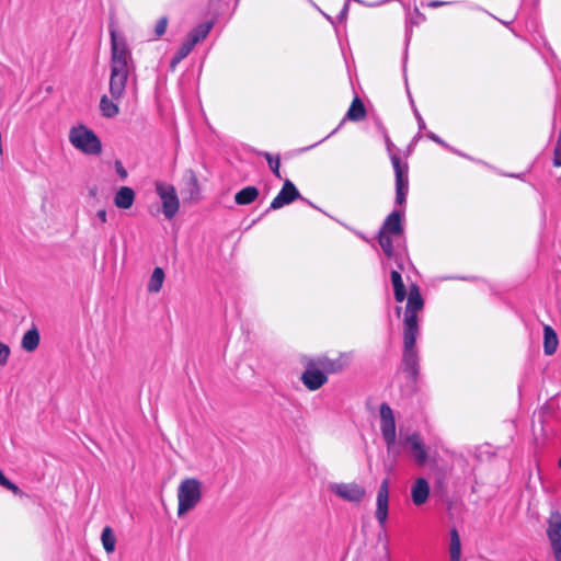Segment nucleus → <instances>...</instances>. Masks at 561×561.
Segmentation results:
<instances>
[{
	"label": "nucleus",
	"instance_id": "nucleus-1",
	"mask_svg": "<svg viewBox=\"0 0 561 561\" xmlns=\"http://www.w3.org/2000/svg\"><path fill=\"white\" fill-rule=\"evenodd\" d=\"M351 353L341 352L332 357L329 353L318 355H302L300 364L304 370L300 381L311 392L320 390L329 381V375L344 371L351 364Z\"/></svg>",
	"mask_w": 561,
	"mask_h": 561
},
{
	"label": "nucleus",
	"instance_id": "nucleus-2",
	"mask_svg": "<svg viewBox=\"0 0 561 561\" xmlns=\"http://www.w3.org/2000/svg\"><path fill=\"white\" fill-rule=\"evenodd\" d=\"M111 76L110 94L115 100H121L126 90V83L129 73L134 69L131 53L127 46L124 36L119 35L111 26Z\"/></svg>",
	"mask_w": 561,
	"mask_h": 561
},
{
	"label": "nucleus",
	"instance_id": "nucleus-3",
	"mask_svg": "<svg viewBox=\"0 0 561 561\" xmlns=\"http://www.w3.org/2000/svg\"><path fill=\"white\" fill-rule=\"evenodd\" d=\"M420 336V318H403L400 370L413 388L416 387L421 376V355L416 345Z\"/></svg>",
	"mask_w": 561,
	"mask_h": 561
},
{
	"label": "nucleus",
	"instance_id": "nucleus-4",
	"mask_svg": "<svg viewBox=\"0 0 561 561\" xmlns=\"http://www.w3.org/2000/svg\"><path fill=\"white\" fill-rule=\"evenodd\" d=\"M398 447L407 453L416 466L423 467L428 462V446L425 445L422 435L417 431L399 434Z\"/></svg>",
	"mask_w": 561,
	"mask_h": 561
},
{
	"label": "nucleus",
	"instance_id": "nucleus-5",
	"mask_svg": "<svg viewBox=\"0 0 561 561\" xmlns=\"http://www.w3.org/2000/svg\"><path fill=\"white\" fill-rule=\"evenodd\" d=\"M69 141L79 151L96 156L102 151V144L96 134L85 127L78 125L69 130Z\"/></svg>",
	"mask_w": 561,
	"mask_h": 561
},
{
	"label": "nucleus",
	"instance_id": "nucleus-6",
	"mask_svg": "<svg viewBox=\"0 0 561 561\" xmlns=\"http://www.w3.org/2000/svg\"><path fill=\"white\" fill-rule=\"evenodd\" d=\"M202 500V483L194 478L185 479L178 489V516L194 510Z\"/></svg>",
	"mask_w": 561,
	"mask_h": 561
},
{
	"label": "nucleus",
	"instance_id": "nucleus-7",
	"mask_svg": "<svg viewBox=\"0 0 561 561\" xmlns=\"http://www.w3.org/2000/svg\"><path fill=\"white\" fill-rule=\"evenodd\" d=\"M380 413V433L386 444L388 454L398 456L399 451L396 450L397 445V430H396V417L391 407L382 402L379 407Z\"/></svg>",
	"mask_w": 561,
	"mask_h": 561
},
{
	"label": "nucleus",
	"instance_id": "nucleus-8",
	"mask_svg": "<svg viewBox=\"0 0 561 561\" xmlns=\"http://www.w3.org/2000/svg\"><path fill=\"white\" fill-rule=\"evenodd\" d=\"M156 193L161 201L164 217L167 219H172L180 209V201L175 187L169 183L157 182Z\"/></svg>",
	"mask_w": 561,
	"mask_h": 561
},
{
	"label": "nucleus",
	"instance_id": "nucleus-9",
	"mask_svg": "<svg viewBox=\"0 0 561 561\" xmlns=\"http://www.w3.org/2000/svg\"><path fill=\"white\" fill-rule=\"evenodd\" d=\"M396 174V203L403 205L409 191L408 165L401 163V159L393 154L391 157Z\"/></svg>",
	"mask_w": 561,
	"mask_h": 561
},
{
	"label": "nucleus",
	"instance_id": "nucleus-10",
	"mask_svg": "<svg viewBox=\"0 0 561 561\" xmlns=\"http://www.w3.org/2000/svg\"><path fill=\"white\" fill-rule=\"evenodd\" d=\"M330 491L342 500L358 504L366 495L365 489L357 483H332Z\"/></svg>",
	"mask_w": 561,
	"mask_h": 561
},
{
	"label": "nucleus",
	"instance_id": "nucleus-11",
	"mask_svg": "<svg viewBox=\"0 0 561 561\" xmlns=\"http://www.w3.org/2000/svg\"><path fill=\"white\" fill-rule=\"evenodd\" d=\"M389 514V481L382 480L377 491L375 517L380 526L385 528Z\"/></svg>",
	"mask_w": 561,
	"mask_h": 561
},
{
	"label": "nucleus",
	"instance_id": "nucleus-12",
	"mask_svg": "<svg viewBox=\"0 0 561 561\" xmlns=\"http://www.w3.org/2000/svg\"><path fill=\"white\" fill-rule=\"evenodd\" d=\"M300 197V193L294 183L289 180H285L284 185L279 193L275 196L270 205V209L276 210L285 205L293 203Z\"/></svg>",
	"mask_w": 561,
	"mask_h": 561
},
{
	"label": "nucleus",
	"instance_id": "nucleus-13",
	"mask_svg": "<svg viewBox=\"0 0 561 561\" xmlns=\"http://www.w3.org/2000/svg\"><path fill=\"white\" fill-rule=\"evenodd\" d=\"M431 494V486L428 481L419 477L414 480L411 485V501L415 506H422L425 504Z\"/></svg>",
	"mask_w": 561,
	"mask_h": 561
},
{
	"label": "nucleus",
	"instance_id": "nucleus-14",
	"mask_svg": "<svg viewBox=\"0 0 561 561\" xmlns=\"http://www.w3.org/2000/svg\"><path fill=\"white\" fill-rule=\"evenodd\" d=\"M182 194L185 203L195 204L202 198L197 176L192 170L185 173V188H183Z\"/></svg>",
	"mask_w": 561,
	"mask_h": 561
},
{
	"label": "nucleus",
	"instance_id": "nucleus-15",
	"mask_svg": "<svg viewBox=\"0 0 561 561\" xmlns=\"http://www.w3.org/2000/svg\"><path fill=\"white\" fill-rule=\"evenodd\" d=\"M136 194L131 187L122 186L114 195V205L119 209H129L135 202Z\"/></svg>",
	"mask_w": 561,
	"mask_h": 561
},
{
	"label": "nucleus",
	"instance_id": "nucleus-16",
	"mask_svg": "<svg viewBox=\"0 0 561 561\" xmlns=\"http://www.w3.org/2000/svg\"><path fill=\"white\" fill-rule=\"evenodd\" d=\"M402 215L400 211H392L385 220L380 231L392 236H400L402 233Z\"/></svg>",
	"mask_w": 561,
	"mask_h": 561
},
{
	"label": "nucleus",
	"instance_id": "nucleus-17",
	"mask_svg": "<svg viewBox=\"0 0 561 561\" xmlns=\"http://www.w3.org/2000/svg\"><path fill=\"white\" fill-rule=\"evenodd\" d=\"M559 339L552 327L543 324V353L551 356L557 352Z\"/></svg>",
	"mask_w": 561,
	"mask_h": 561
},
{
	"label": "nucleus",
	"instance_id": "nucleus-18",
	"mask_svg": "<svg viewBox=\"0 0 561 561\" xmlns=\"http://www.w3.org/2000/svg\"><path fill=\"white\" fill-rule=\"evenodd\" d=\"M39 341H41V334H39V331L38 329L36 328L35 324L32 325V328H30L22 336V341H21V347L25 351V352H34L38 345H39Z\"/></svg>",
	"mask_w": 561,
	"mask_h": 561
},
{
	"label": "nucleus",
	"instance_id": "nucleus-19",
	"mask_svg": "<svg viewBox=\"0 0 561 561\" xmlns=\"http://www.w3.org/2000/svg\"><path fill=\"white\" fill-rule=\"evenodd\" d=\"M547 536L550 543L561 542V514L559 512L551 514Z\"/></svg>",
	"mask_w": 561,
	"mask_h": 561
},
{
	"label": "nucleus",
	"instance_id": "nucleus-20",
	"mask_svg": "<svg viewBox=\"0 0 561 561\" xmlns=\"http://www.w3.org/2000/svg\"><path fill=\"white\" fill-rule=\"evenodd\" d=\"M422 296L416 287H412L408 296L405 316H415L417 312L422 311Z\"/></svg>",
	"mask_w": 561,
	"mask_h": 561
},
{
	"label": "nucleus",
	"instance_id": "nucleus-21",
	"mask_svg": "<svg viewBox=\"0 0 561 561\" xmlns=\"http://www.w3.org/2000/svg\"><path fill=\"white\" fill-rule=\"evenodd\" d=\"M449 554L450 561H460L461 558V541L456 527H453L449 531Z\"/></svg>",
	"mask_w": 561,
	"mask_h": 561
},
{
	"label": "nucleus",
	"instance_id": "nucleus-22",
	"mask_svg": "<svg viewBox=\"0 0 561 561\" xmlns=\"http://www.w3.org/2000/svg\"><path fill=\"white\" fill-rule=\"evenodd\" d=\"M211 27L213 23L210 22L201 24L190 32L186 39L195 46L197 43L207 37Z\"/></svg>",
	"mask_w": 561,
	"mask_h": 561
},
{
	"label": "nucleus",
	"instance_id": "nucleus-23",
	"mask_svg": "<svg viewBox=\"0 0 561 561\" xmlns=\"http://www.w3.org/2000/svg\"><path fill=\"white\" fill-rule=\"evenodd\" d=\"M114 101L116 100L110 99L107 95L101 98L100 111L104 117L112 118L118 114V105Z\"/></svg>",
	"mask_w": 561,
	"mask_h": 561
},
{
	"label": "nucleus",
	"instance_id": "nucleus-24",
	"mask_svg": "<svg viewBox=\"0 0 561 561\" xmlns=\"http://www.w3.org/2000/svg\"><path fill=\"white\" fill-rule=\"evenodd\" d=\"M164 282V272L161 267H156L149 278L147 289L149 293L157 294L161 290Z\"/></svg>",
	"mask_w": 561,
	"mask_h": 561
},
{
	"label": "nucleus",
	"instance_id": "nucleus-25",
	"mask_svg": "<svg viewBox=\"0 0 561 561\" xmlns=\"http://www.w3.org/2000/svg\"><path fill=\"white\" fill-rule=\"evenodd\" d=\"M259 195V191L254 186H248L238 192L234 196V201L239 205L251 204Z\"/></svg>",
	"mask_w": 561,
	"mask_h": 561
},
{
	"label": "nucleus",
	"instance_id": "nucleus-26",
	"mask_svg": "<svg viewBox=\"0 0 561 561\" xmlns=\"http://www.w3.org/2000/svg\"><path fill=\"white\" fill-rule=\"evenodd\" d=\"M391 283L397 301L402 302L405 299L407 293L401 274L398 271L391 272Z\"/></svg>",
	"mask_w": 561,
	"mask_h": 561
},
{
	"label": "nucleus",
	"instance_id": "nucleus-27",
	"mask_svg": "<svg viewBox=\"0 0 561 561\" xmlns=\"http://www.w3.org/2000/svg\"><path fill=\"white\" fill-rule=\"evenodd\" d=\"M366 111L358 98H355L346 113V118L351 121H360L365 117Z\"/></svg>",
	"mask_w": 561,
	"mask_h": 561
},
{
	"label": "nucleus",
	"instance_id": "nucleus-28",
	"mask_svg": "<svg viewBox=\"0 0 561 561\" xmlns=\"http://www.w3.org/2000/svg\"><path fill=\"white\" fill-rule=\"evenodd\" d=\"M101 541L104 550L111 553L115 550L116 538L113 529L110 526L103 528L101 534Z\"/></svg>",
	"mask_w": 561,
	"mask_h": 561
},
{
	"label": "nucleus",
	"instance_id": "nucleus-29",
	"mask_svg": "<svg viewBox=\"0 0 561 561\" xmlns=\"http://www.w3.org/2000/svg\"><path fill=\"white\" fill-rule=\"evenodd\" d=\"M194 48V45L192 43H190L187 39H185L181 47L179 48V50L176 51V54L174 55V57L172 58L171 60V67L172 68H175V66L182 60L184 59L191 51L192 49Z\"/></svg>",
	"mask_w": 561,
	"mask_h": 561
},
{
	"label": "nucleus",
	"instance_id": "nucleus-30",
	"mask_svg": "<svg viewBox=\"0 0 561 561\" xmlns=\"http://www.w3.org/2000/svg\"><path fill=\"white\" fill-rule=\"evenodd\" d=\"M391 236L392 234H388L382 231H379V234H378L379 244L388 257H392V255H393V245H392Z\"/></svg>",
	"mask_w": 561,
	"mask_h": 561
},
{
	"label": "nucleus",
	"instance_id": "nucleus-31",
	"mask_svg": "<svg viewBox=\"0 0 561 561\" xmlns=\"http://www.w3.org/2000/svg\"><path fill=\"white\" fill-rule=\"evenodd\" d=\"M263 156L266 158L268 165H270L272 172L275 174V176H277L278 179H282V174L279 171V167H280L279 157H273L268 152H264Z\"/></svg>",
	"mask_w": 561,
	"mask_h": 561
},
{
	"label": "nucleus",
	"instance_id": "nucleus-32",
	"mask_svg": "<svg viewBox=\"0 0 561 561\" xmlns=\"http://www.w3.org/2000/svg\"><path fill=\"white\" fill-rule=\"evenodd\" d=\"M553 164L554 167H561V130L553 152Z\"/></svg>",
	"mask_w": 561,
	"mask_h": 561
},
{
	"label": "nucleus",
	"instance_id": "nucleus-33",
	"mask_svg": "<svg viewBox=\"0 0 561 561\" xmlns=\"http://www.w3.org/2000/svg\"><path fill=\"white\" fill-rule=\"evenodd\" d=\"M167 26H168V19L165 16H162L161 19L158 20V22L156 24V27H154L156 35L158 37L162 36L167 31Z\"/></svg>",
	"mask_w": 561,
	"mask_h": 561
},
{
	"label": "nucleus",
	"instance_id": "nucleus-34",
	"mask_svg": "<svg viewBox=\"0 0 561 561\" xmlns=\"http://www.w3.org/2000/svg\"><path fill=\"white\" fill-rule=\"evenodd\" d=\"M10 356L9 345L0 342V366H4L8 363Z\"/></svg>",
	"mask_w": 561,
	"mask_h": 561
},
{
	"label": "nucleus",
	"instance_id": "nucleus-35",
	"mask_svg": "<svg viewBox=\"0 0 561 561\" xmlns=\"http://www.w3.org/2000/svg\"><path fill=\"white\" fill-rule=\"evenodd\" d=\"M7 490L11 491L14 495L23 496L24 492L12 481L7 485Z\"/></svg>",
	"mask_w": 561,
	"mask_h": 561
},
{
	"label": "nucleus",
	"instance_id": "nucleus-36",
	"mask_svg": "<svg viewBox=\"0 0 561 561\" xmlns=\"http://www.w3.org/2000/svg\"><path fill=\"white\" fill-rule=\"evenodd\" d=\"M115 170L117 172V174L122 178V179H126L127 178V171L126 169L123 167L122 162L121 161H116L115 162Z\"/></svg>",
	"mask_w": 561,
	"mask_h": 561
},
{
	"label": "nucleus",
	"instance_id": "nucleus-37",
	"mask_svg": "<svg viewBox=\"0 0 561 561\" xmlns=\"http://www.w3.org/2000/svg\"><path fill=\"white\" fill-rule=\"evenodd\" d=\"M556 561H561V542L551 543Z\"/></svg>",
	"mask_w": 561,
	"mask_h": 561
},
{
	"label": "nucleus",
	"instance_id": "nucleus-38",
	"mask_svg": "<svg viewBox=\"0 0 561 561\" xmlns=\"http://www.w3.org/2000/svg\"><path fill=\"white\" fill-rule=\"evenodd\" d=\"M95 217L101 225H103L107 221V214L104 208L98 210L95 214Z\"/></svg>",
	"mask_w": 561,
	"mask_h": 561
},
{
	"label": "nucleus",
	"instance_id": "nucleus-39",
	"mask_svg": "<svg viewBox=\"0 0 561 561\" xmlns=\"http://www.w3.org/2000/svg\"><path fill=\"white\" fill-rule=\"evenodd\" d=\"M10 482H11V480H9L7 478V476L4 474V472L0 469V485L5 489Z\"/></svg>",
	"mask_w": 561,
	"mask_h": 561
},
{
	"label": "nucleus",
	"instance_id": "nucleus-40",
	"mask_svg": "<svg viewBox=\"0 0 561 561\" xmlns=\"http://www.w3.org/2000/svg\"><path fill=\"white\" fill-rule=\"evenodd\" d=\"M427 137L439 145H445V142L434 133H430Z\"/></svg>",
	"mask_w": 561,
	"mask_h": 561
},
{
	"label": "nucleus",
	"instance_id": "nucleus-41",
	"mask_svg": "<svg viewBox=\"0 0 561 561\" xmlns=\"http://www.w3.org/2000/svg\"><path fill=\"white\" fill-rule=\"evenodd\" d=\"M415 116H416L417 122H419V127L421 129L425 128V123H424L423 118L421 117V115L416 111H415Z\"/></svg>",
	"mask_w": 561,
	"mask_h": 561
},
{
	"label": "nucleus",
	"instance_id": "nucleus-42",
	"mask_svg": "<svg viewBox=\"0 0 561 561\" xmlns=\"http://www.w3.org/2000/svg\"><path fill=\"white\" fill-rule=\"evenodd\" d=\"M90 195L91 196H95L96 195V188L95 187L90 190Z\"/></svg>",
	"mask_w": 561,
	"mask_h": 561
},
{
	"label": "nucleus",
	"instance_id": "nucleus-43",
	"mask_svg": "<svg viewBox=\"0 0 561 561\" xmlns=\"http://www.w3.org/2000/svg\"><path fill=\"white\" fill-rule=\"evenodd\" d=\"M440 4H442L440 2H432V3H431V5H432V7H438V5H440Z\"/></svg>",
	"mask_w": 561,
	"mask_h": 561
},
{
	"label": "nucleus",
	"instance_id": "nucleus-44",
	"mask_svg": "<svg viewBox=\"0 0 561 561\" xmlns=\"http://www.w3.org/2000/svg\"><path fill=\"white\" fill-rule=\"evenodd\" d=\"M559 466L561 467V458L559 459Z\"/></svg>",
	"mask_w": 561,
	"mask_h": 561
}]
</instances>
